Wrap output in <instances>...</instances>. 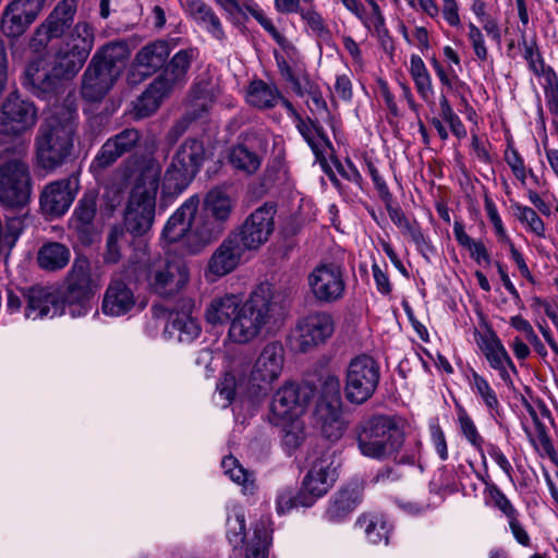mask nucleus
Returning a JSON list of instances; mask_svg holds the SVG:
<instances>
[{
  "label": "nucleus",
  "instance_id": "f257e3e1",
  "mask_svg": "<svg viewBox=\"0 0 558 558\" xmlns=\"http://www.w3.org/2000/svg\"><path fill=\"white\" fill-rule=\"evenodd\" d=\"M308 459L311 469L304 476L301 488L286 487L279 492L276 502L278 513L283 514L298 507H311L333 486L339 466L336 451L317 445Z\"/></svg>",
  "mask_w": 558,
  "mask_h": 558
},
{
  "label": "nucleus",
  "instance_id": "f03ea898",
  "mask_svg": "<svg viewBox=\"0 0 558 558\" xmlns=\"http://www.w3.org/2000/svg\"><path fill=\"white\" fill-rule=\"evenodd\" d=\"M76 132L75 111L61 109L39 128L36 137L37 163L46 171H54L72 157Z\"/></svg>",
  "mask_w": 558,
  "mask_h": 558
},
{
  "label": "nucleus",
  "instance_id": "7ed1b4c3",
  "mask_svg": "<svg viewBox=\"0 0 558 558\" xmlns=\"http://www.w3.org/2000/svg\"><path fill=\"white\" fill-rule=\"evenodd\" d=\"M130 57L125 41H111L93 56L83 77L81 95L89 102H99L113 87Z\"/></svg>",
  "mask_w": 558,
  "mask_h": 558
},
{
  "label": "nucleus",
  "instance_id": "20e7f679",
  "mask_svg": "<svg viewBox=\"0 0 558 558\" xmlns=\"http://www.w3.org/2000/svg\"><path fill=\"white\" fill-rule=\"evenodd\" d=\"M360 452L367 458L383 461L395 458L404 444V433L396 418L386 414L362 417L353 428Z\"/></svg>",
  "mask_w": 558,
  "mask_h": 558
},
{
  "label": "nucleus",
  "instance_id": "39448f33",
  "mask_svg": "<svg viewBox=\"0 0 558 558\" xmlns=\"http://www.w3.org/2000/svg\"><path fill=\"white\" fill-rule=\"evenodd\" d=\"M140 270L136 281H145L153 294L170 300L180 294L190 281L187 263L178 256H147L146 262L135 263Z\"/></svg>",
  "mask_w": 558,
  "mask_h": 558
},
{
  "label": "nucleus",
  "instance_id": "423d86ee",
  "mask_svg": "<svg viewBox=\"0 0 558 558\" xmlns=\"http://www.w3.org/2000/svg\"><path fill=\"white\" fill-rule=\"evenodd\" d=\"M23 145H10L0 151V204L23 208L32 195V177L24 160Z\"/></svg>",
  "mask_w": 558,
  "mask_h": 558
},
{
  "label": "nucleus",
  "instance_id": "0eeeda50",
  "mask_svg": "<svg viewBox=\"0 0 558 558\" xmlns=\"http://www.w3.org/2000/svg\"><path fill=\"white\" fill-rule=\"evenodd\" d=\"M99 289V283L93 277L89 259L77 255L64 280L61 294L63 311L72 317L86 315L90 310V301Z\"/></svg>",
  "mask_w": 558,
  "mask_h": 558
},
{
  "label": "nucleus",
  "instance_id": "6e6552de",
  "mask_svg": "<svg viewBox=\"0 0 558 558\" xmlns=\"http://www.w3.org/2000/svg\"><path fill=\"white\" fill-rule=\"evenodd\" d=\"M205 160L204 143L196 138H186L165 172L162 193L170 196L181 194L197 175Z\"/></svg>",
  "mask_w": 558,
  "mask_h": 558
},
{
  "label": "nucleus",
  "instance_id": "1a4fd4ad",
  "mask_svg": "<svg viewBox=\"0 0 558 558\" xmlns=\"http://www.w3.org/2000/svg\"><path fill=\"white\" fill-rule=\"evenodd\" d=\"M265 289L255 288L250 298L240 304L238 314L233 317L229 328V337L233 342L247 343L252 341L270 323L272 315Z\"/></svg>",
  "mask_w": 558,
  "mask_h": 558
},
{
  "label": "nucleus",
  "instance_id": "9d476101",
  "mask_svg": "<svg viewBox=\"0 0 558 558\" xmlns=\"http://www.w3.org/2000/svg\"><path fill=\"white\" fill-rule=\"evenodd\" d=\"M38 121V108L33 100L13 90L0 105V147L31 131Z\"/></svg>",
  "mask_w": 558,
  "mask_h": 558
},
{
  "label": "nucleus",
  "instance_id": "9b49d317",
  "mask_svg": "<svg viewBox=\"0 0 558 558\" xmlns=\"http://www.w3.org/2000/svg\"><path fill=\"white\" fill-rule=\"evenodd\" d=\"M94 46V33L86 22L77 23L54 56L52 69L64 81L77 75Z\"/></svg>",
  "mask_w": 558,
  "mask_h": 558
},
{
  "label": "nucleus",
  "instance_id": "f8f14e48",
  "mask_svg": "<svg viewBox=\"0 0 558 558\" xmlns=\"http://www.w3.org/2000/svg\"><path fill=\"white\" fill-rule=\"evenodd\" d=\"M234 202L221 187L211 189L204 198L203 213L195 222V231L203 242L217 239L227 228Z\"/></svg>",
  "mask_w": 558,
  "mask_h": 558
},
{
  "label": "nucleus",
  "instance_id": "ddd939ff",
  "mask_svg": "<svg viewBox=\"0 0 558 558\" xmlns=\"http://www.w3.org/2000/svg\"><path fill=\"white\" fill-rule=\"evenodd\" d=\"M379 378V365L372 356L362 354L352 359L345 375V399L353 404H363L375 393Z\"/></svg>",
  "mask_w": 558,
  "mask_h": 558
},
{
  "label": "nucleus",
  "instance_id": "4468645a",
  "mask_svg": "<svg viewBox=\"0 0 558 558\" xmlns=\"http://www.w3.org/2000/svg\"><path fill=\"white\" fill-rule=\"evenodd\" d=\"M75 0L59 1L48 16L35 28L29 49L35 53H44L49 44L72 32L76 13Z\"/></svg>",
  "mask_w": 558,
  "mask_h": 558
},
{
  "label": "nucleus",
  "instance_id": "2eb2a0df",
  "mask_svg": "<svg viewBox=\"0 0 558 558\" xmlns=\"http://www.w3.org/2000/svg\"><path fill=\"white\" fill-rule=\"evenodd\" d=\"M283 361L284 349L280 342H269L264 347L247 378L248 398L258 399L267 393L271 383L281 374Z\"/></svg>",
  "mask_w": 558,
  "mask_h": 558
},
{
  "label": "nucleus",
  "instance_id": "dca6fc26",
  "mask_svg": "<svg viewBox=\"0 0 558 558\" xmlns=\"http://www.w3.org/2000/svg\"><path fill=\"white\" fill-rule=\"evenodd\" d=\"M316 387L310 383H289L283 385L272 397L270 403V422L279 425L301 415L314 398Z\"/></svg>",
  "mask_w": 558,
  "mask_h": 558
},
{
  "label": "nucleus",
  "instance_id": "f3484780",
  "mask_svg": "<svg viewBox=\"0 0 558 558\" xmlns=\"http://www.w3.org/2000/svg\"><path fill=\"white\" fill-rule=\"evenodd\" d=\"M335 331V320L327 312H314L296 320L291 331L293 349L306 353L324 344Z\"/></svg>",
  "mask_w": 558,
  "mask_h": 558
},
{
  "label": "nucleus",
  "instance_id": "a211bd4d",
  "mask_svg": "<svg viewBox=\"0 0 558 558\" xmlns=\"http://www.w3.org/2000/svg\"><path fill=\"white\" fill-rule=\"evenodd\" d=\"M276 213V204L267 202L256 208L240 227L230 233L236 235L235 239L246 251L258 250L269 240L275 230Z\"/></svg>",
  "mask_w": 558,
  "mask_h": 558
},
{
  "label": "nucleus",
  "instance_id": "6ab92c4d",
  "mask_svg": "<svg viewBox=\"0 0 558 558\" xmlns=\"http://www.w3.org/2000/svg\"><path fill=\"white\" fill-rule=\"evenodd\" d=\"M307 284L319 304H331L341 300L345 290L342 268L335 263L316 266L307 276Z\"/></svg>",
  "mask_w": 558,
  "mask_h": 558
},
{
  "label": "nucleus",
  "instance_id": "aec40b11",
  "mask_svg": "<svg viewBox=\"0 0 558 558\" xmlns=\"http://www.w3.org/2000/svg\"><path fill=\"white\" fill-rule=\"evenodd\" d=\"M80 189L78 172L49 182L39 196L41 211L50 217L63 216L73 204Z\"/></svg>",
  "mask_w": 558,
  "mask_h": 558
},
{
  "label": "nucleus",
  "instance_id": "412c9836",
  "mask_svg": "<svg viewBox=\"0 0 558 558\" xmlns=\"http://www.w3.org/2000/svg\"><path fill=\"white\" fill-rule=\"evenodd\" d=\"M64 80L54 70L41 69L38 63L26 66L22 77V86L38 99L57 102L64 93Z\"/></svg>",
  "mask_w": 558,
  "mask_h": 558
},
{
  "label": "nucleus",
  "instance_id": "4be33fe9",
  "mask_svg": "<svg viewBox=\"0 0 558 558\" xmlns=\"http://www.w3.org/2000/svg\"><path fill=\"white\" fill-rule=\"evenodd\" d=\"M267 148L268 142L264 136L250 133L231 147L228 159L234 169L252 175L260 168Z\"/></svg>",
  "mask_w": 558,
  "mask_h": 558
},
{
  "label": "nucleus",
  "instance_id": "5701e85b",
  "mask_svg": "<svg viewBox=\"0 0 558 558\" xmlns=\"http://www.w3.org/2000/svg\"><path fill=\"white\" fill-rule=\"evenodd\" d=\"M141 138L142 133L135 128H125L110 136L96 154L90 169L102 171L113 166L120 158L133 153L138 147Z\"/></svg>",
  "mask_w": 558,
  "mask_h": 558
},
{
  "label": "nucleus",
  "instance_id": "b1692460",
  "mask_svg": "<svg viewBox=\"0 0 558 558\" xmlns=\"http://www.w3.org/2000/svg\"><path fill=\"white\" fill-rule=\"evenodd\" d=\"M198 57L197 48H185L175 52L163 65L161 73L153 81V88L161 94H170L183 87L189 81V71Z\"/></svg>",
  "mask_w": 558,
  "mask_h": 558
},
{
  "label": "nucleus",
  "instance_id": "393cba45",
  "mask_svg": "<svg viewBox=\"0 0 558 558\" xmlns=\"http://www.w3.org/2000/svg\"><path fill=\"white\" fill-rule=\"evenodd\" d=\"M99 190L86 189L73 210L71 226L77 240L84 246H89L98 236L95 219L98 213Z\"/></svg>",
  "mask_w": 558,
  "mask_h": 558
},
{
  "label": "nucleus",
  "instance_id": "a878e982",
  "mask_svg": "<svg viewBox=\"0 0 558 558\" xmlns=\"http://www.w3.org/2000/svg\"><path fill=\"white\" fill-rule=\"evenodd\" d=\"M44 7V0H13L2 12L1 32L9 38L21 37L35 22Z\"/></svg>",
  "mask_w": 558,
  "mask_h": 558
},
{
  "label": "nucleus",
  "instance_id": "bb28decb",
  "mask_svg": "<svg viewBox=\"0 0 558 558\" xmlns=\"http://www.w3.org/2000/svg\"><path fill=\"white\" fill-rule=\"evenodd\" d=\"M25 306L24 316L27 319H43L61 314L63 305L52 287L44 284L26 286L23 290Z\"/></svg>",
  "mask_w": 558,
  "mask_h": 558
},
{
  "label": "nucleus",
  "instance_id": "cd10ccee",
  "mask_svg": "<svg viewBox=\"0 0 558 558\" xmlns=\"http://www.w3.org/2000/svg\"><path fill=\"white\" fill-rule=\"evenodd\" d=\"M231 233L220 243L210 256L207 271L215 277H223L233 271L242 260L245 247Z\"/></svg>",
  "mask_w": 558,
  "mask_h": 558
},
{
  "label": "nucleus",
  "instance_id": "c85d7f7f",
  "mask_svg": "<svg viewBox=\"0 0 558 558\" xmlns=\"http://www.w3.org/2000/svg\"><path fill=\"white\" fill-rule=\"evenodd\" d=\"M156 213V201L129 197L124 210V227L133 236H143L153 227Z\"/></svg>",
  "mask_w": 558,
  "mask_h": 558
},
{
  "label": "nucleus",
  "instance_id": "c756f323",
  "mask_svg": "<svg viewBox=\"0 0 558 558\" xmlns=\"http://www.w3.org/2000/svg\"><path fill=\"white\" fill-rule=\"evenodd\" d=\"M136 177L130 196L156 201L161 167L155 158L136 160Z\"/></svg>",
  "mask_w": 558,
  "mask_h": 558
},
{
  "label": "nucleus",
  "instance_id": "7c9ffc66",
  "mask_svg": "<svg viewBox=\"0 0 558 558\" xmlns=\"http://www.w3.org/2000/svg\"><path fill=\"white\" fill-rule=\"evenodd\" d=\"M135 306L133 290L120 278L112 279L104 294L101 310L108 316H122Z\"/></svg>",
  "mask_w": 558,
  "mask_h": 558
},
{
  "label": "nucleus",
  "instance_id": "2f4dec72",
  "mask_svg": "<svg viewBox=\"0 0 558 558\" xmlns=\"http://www.w3.org/2000/svg\"><path fill=\"white\" fill-rule=\"evenodd\" d=\"M364 486L360 482H352L339 489L326 509L325 517L331 522L344 520L362 501Z\"/></svg>",
  "mask_w": 558,
  "mask_h": 558
},
{
  "label": "nucleus",
  "instance_id": "473e14b6",
  "mask_svg": "<svg viewBox=\"0 0 558 558\" xmlns=\"http://www.w3.org/2000/svg\"><path fill=\"white\" fill-rule=\"evenodd\" d=\"M199 198L197 195L186 199L175 213L168 219L162 236L170 243L180 241L191 230L197 209Z\"/></svg>",
  "mask_w": 558,
  "mask_h": 558
},
{
  "label": "nucleus",
  "instance_id": "72a5a7b5",
  "mask_svg": "<svg viewBox=\"0 0 558 558\" xmlns=\"http://www.w3.org/2000/svg\"><path fill=\"white\" fill-rule=\"evenodd\" d=\"M170 56L167 40H155L142 47L134 59V66L143 76H149L161 70Z\"/></svg>",
  "mask_w": 558,
  "mask_h": 558
},
{
  "label": "nucleus",
  "instance_id": "f704fd0d",
  "mask_svg": "<svg viewBox=\"0 0 558 558\" xmlns=\"http://www.w3.org/2000/svg\"><path fill=\"white\" fill-rule=\"evenodd\" d=\"M241 299L235 294H225L211 300L206 308L205 317L213 326L230 324L238 314Z\"/></svg>",
  "mask_w": 558,
  "mask_h": 558
},
{
  "label": "nucleus",
  "instance_id": "c9c22d12",
  "mask_svg": "<svg viewBox=\"0 0 558 558\" xmlns=\"http://www.w3.org/2000/svg\"><path fill=\"white\" fill-rule=\"evenodd\" d=\"M189 14L198 23L206 27L216 39L226 38L220 19L215 11L203 0H185Z\"/></svg>",
  "mask_w": 558,
  "mask_h": 558
},
{
  "label": "nucleus",
  "instance_id": "e433bc0d",
  "mask_svg": "<svg viewBox=\"0 0 558 558\" xmlns=\"http://www.w3.org/2000/svg\"><path fill=\"white\" fill-rule=\"evenodd\" d=\"M70 259V248L60 242L43 244L37 254L38 266L46 271H59L69 264Z\"/></svg>",
  "mask_w": 558,
  "mask_h": 558
},
{
  "label": "nucleus",
  "instance_id": "4c0bfd02",
  "mask_svg": "<svg viewBox=\"0 0 558 558\" xmlns=\"http://www.w3.org/2000/svg\"><path fill=\"white\" fill-rule=\"evenodd\" d=\"M271 521L268 518H262L254 526V535L246 546L245 556L242 557L241 553H239L240 557L234 558H267L271 544Z\"/></svg>",
  "mask_w": 558,
  "mask_h": 558
},
{
  "label": "nucleus",
  "instance_id": "58836bf2",
  "mask_svg": "<svg viewBox=\"0 0 558 558\" xmlns=\"http://www.w3.org/2000/svg\"><path fill=\"white\" fill-rule=\"evenodd\" d=\"M256 288H266L265 292L266 299L268 300V305L270 310V314L274 316L279 310H286L290 307L292 301L298 292V286L294 282L288 281L284 283H280L277 287H274L270 283L264 282L258 284Z\"/></svg>",
  "mask_w": 558,
  "mask_h": 558
},
{
  "label": "nucleus",
  "instance_id": "ea45409f",
  "mask_svg": "<svg viewBox=\"0 0 558 558\" xmlns=\"http://www.w3.org/2000/svg\"><path fill=\"white\" fill-rule=\"evenodd\" d=\"M279 98V90L276 86H270L262 80H255L250 84L247 100L259 109L274 108Z\"/></svg>",
  "mask_w": 558,
  "mask_h": 558
},
{
  "label": "nucleus",
  "instance_id": "a19ab883",
  "mask_svg": "<svg viewBox=\"0 0 558 558\" xmlns=\"http://www.w3.org/2000/svg\"><path fill=\"white\" fill-rule=\"evenodd\" d=\"M356 525L363 529L371 543L378 544L384 541L386 545L388 544L390 526L383 517L362 514L357 518Z\"/></svg>",
  "mask_w": 558,
  "mask_h": 558
},
{
  "label": "nucleus",
  "instance_id": "79ce46f5",
  "mask_svg": "<svg viewBox=\"0 0 558 558\" xmlns=\"http://www.w3.org/2000/svg\"><path fill=\"white\" fill-rule=\"evenodd\" d=\"M191 102L183 114V118L190 123L205 117L211 106V98L206 86L194 84L191 88Z\"/></svg>",
  "mask_w": 558,
  "mask_h": 558
},
{
  "label": "nucleus",
  "instance_id": "37998d69",
  "mask_svg": "<svg viewBox=\"0 0 558 558\" xmlns=\"http://www.w3.org/2000/svg\"><path fill=\"white\" fill-rule=\"evenodd\" d=\"M166 330L177 333L180 342H191L201 332L197 320L192 316H168Z\"/></svg>",
  "mask_w": 558,
  "mask_h": 558
},
{
  "label": "nucleus",
  "instance_id": "c03bdc74",
  "mask_svg": "<svg viewBox=\"0 0 558 558\" xmlns=\"http://www.w3.org/2000/svg\"><path fill=\"white\" fill-rule=\"evenodd\" d=\"M481 350L483 351L492 368H500L502 364H507L514 373L517 372V368L507 350L505 349L499 338H497L495 335L483 340Z\"/></svg>",
  "mask_w": 558,
  "mask_h": 558
},
{
  "label": "nucleus",
  "instance_id": "a18cd8bd",
  "mask_svg": "<svg viewBox=\"0 0 558 558\" xmlns=\"http://www.w3.org/2000/svg\"><path fill=\"white\" fill-rule=\"evenodd\" d=\"M511 208L513 209V215L517 217V219L522 225H525L531 232H533L538 238H545V223L533 208L523 206L519 203H513Z\"/></svg>",
  "mask_w": 558,
  "mask_h": 558
},
{
  "label": "nucleus",
  "instance_id": "49530a36",
  "mask_svg": "<svg viewBox=\"0 0 558 558\" xmlns=\"http://www.w3.org/2000/svg\"><path fill=\"white\" fill-rule=\"evenodd\" d=\"M243 11L248 12L263 28L272 37V39L283 49L290 46L288 39L275 27L272 22L267 19L264 13L258 9L256 3L251 0H242Z\"/></svg>",
  "mask_w": 558,
  "mask_h": 558
},
{
  "label": "nucleus",
  "instance_id": "de8ad7c7",
  "mask_svg": "<svg viewBox=\"0 0 558 558\" xmlns=\"http://www.w3.org/2000/svg\"><path fill=\"white\" fill-rule=\"evenodd\" d=\"M169 94H161L153 88V82L147 89L137 99L135 105V116L140 119L151 116L160 106L161 100Z\"/></svg>",
  "mask_w": 558,
  "mask_h": 558
},
{
  "label": "nucleus",
  "instance_id": "09e8293b",
  "mask_svg": "<svg viewBox=\"0 0 558 558\" xmlns=\"http://www.w3.org/2000/svg\"><path fill=\"white\" fill-rule=\"evenodd\" d=\"M247 388V379L236 380L235 376L231 373H226L220 381L217 384V391L220 397H222L227 404H230L235 395H245L248 397Z\"/></svg>",
  "mask_w": 558,
  "mask_h": 558
},
{
  "label": "nucleus",
  "instance_id": "8fccbe9b",
  "mask_svg": "<svg viewBox=\"0 0 558 558\" xmlns=\"http://www.w3.org/2000/svg\"><path fill=\"white\" fill-rule=\"evenodd\" d=\"M471 376L472 387L476 391V393L482 398L485 405L489 410L498 412L499 401L496 392L493 390L488 381L474 369L471 371Z\"/></svg>",
  "mask_w": 558,
  "mask_h": 558
},
{
  "label": "nucleus",
  "instance_id": "3c124183",
  "mask_svg": "<svg viewBox=\"0 0 558 558\" xmlns=\"http://www.w3.org/2000/svg\"><path fill=\"white\" fill-rule=\"evenodd\" d=\"M227 536L234 550L241 548L246 537L245 518L243 513L229 515L227 519Z\"/></svg>",
  "mask_w": 558,
  "mask_h": 558
},
{
  "label": "nucleus",
  "instance_id": "603ef678",
  "mask_svg": "<svg viewBox=\"0 0 558 558\" xmlns=\"http://www.w3.org/2000/svg\"><path fill=\"white\" fill-rule=\"evenodd\" d=\"M401 233L408 236L415 245L417 251L425 259H429L428 253L434 252L430 242L423 234L421 227L416 220L410 221L402 230Z\"/></svg>",
  "mask_w": 558,
  "mask_h": 558
},
{
  "label": "nucleus",
  "instance_id": "864d4df0",
  "mask_svg": "<svg viewBox=\"0 0 558 558\" xmlns=\"http://www.w3.org/2000/svg\"><path fill=\"white\" fill-rule=\"evenodd\" d=\"M124 238L123 230L120 228H112L107 235L106 251L104 253V262L106 264H117L120 262L122 254L120 248V241Z\"/></svg>",
  "mask_w": 558,
  "mask_h": 558
},
{
  "label": "nucleus",
  "instance_id": "5fc2aeb1",
  "mask_svg": "<svg viewBox=\"0 0 558 558\" xmlns=\"http://www.w3.org/2000/svg\"><path fill=\"white\" fill-rule=\"evenodd\" d=\"M345 429L347 424L338 414L324 418L322 423V436L330 442L338 441Z\"/></svg>",
  "mask_w": 558,
  "mask_h": 558
},
{
  "label": "nucleus",
  "instance_id": "6e6d98bb",
  "mask_svg": "<svg viewBox=\"0 0 558 558\" xmlns=\"http://www.w3.org/2000/svg\"><path fill=\"white\" fill-rule=\"evenodd\" d=\"M301 17L306 22L310 28L323 40H328L331 37L329 28L325 25L322 15L314 9L304 10L301 12Z\"/></svg>",
  "mask_w": 558,
  "mask_h": 558
},
{
  "label": "nucleus",
  "instance_id": "4d7b16f0",
  "mask_svg": "<svg viewBox=\"0 0 558 558\" xmlns=\"http://www.w3.org/2000/svg\"><path fill=\"white\" fill-rule=\"evenodd\" d=\"M459 423L462 434L465 438L480 451L483 452L484 439L478 434L477 428L471 417L465 411H461L459 414Z\"/></svg>",
  "mask_w": 558,
  "mask_h": 558
},
{
  "label": "nucleus",
  "instance_id": "13d9d810",
  "mask_svg": "<svg viewBox=\"0 0 558 558\" xmlns=\"http://www.w3.org/2000/svg\"><path fill=\"white\" fill-rule=\"evenodd\" d=\"M283 430L282 445L286 451L292 454L303 444L305 439L304 432L302 427L295 424L290 425L289 428H284Z\"/></svg>",
  "mask_w": 558,
  "mask_h": 558
},
{
  "label": "nucleus",
  "instance_id": "bf43d9fd",
  "mask_svg": "<svg viewBox=\"0 0 558 558\" xmlns=\"http://www.w3.org/2000/svg\"><path fill=\"white\" fill-rule=\"evenodd\" d=\"M484 206H485L487 216H488L492 225L494 226L495 232L499 236V240L504 243H510L511 240L508 236V234L506 233V230L502 225V220L497 211L496 205L493 202V199L489 198L488 196H485Z\"/></svg>",
  "mask_w": 558,
  "mask_h": 558
},
{
  "label": "nucleus",
  "instance_id": "052dcab7",
  "mask_svg": "<svg viewBox=\"0 0 558 558\" xmlns=\"http://www.w3.org/2000/svg\"><path fill=\"white\" fill-rule=\"evenodd\" d=\"M505 160L511 168L514 177L524 183L526 179V170L524 167L523 158L520 156L519 151L515 148L509 146L505 151Z\"/></svg>",
  "mask_w": 558,
  "mask_h": 558
},
{
  "label": "nucleus",
  "instance_id": "680f3d73",
  "mask_svg": "<svg viewBox=\"0 0 558 558\" xmlns=\"http://www.w3.org/2000/svg\"><path fill=\"white\" fill-rule=\"evenodd\" d=\"M489 496L495 505L508 519H513L517 515V510L511 505L506 495L495 485L488 486Z\"/></svg>",
  "mask_w": 558,
  "mask_h": 558
},
{
  "label": "nucleus",
  "instance_id": "e2e57ef3",
  "mask_svg": "<svg viewBox=\"0 0 558 558\" xmlns=\"http://www.w3.org/2000/svg\"><path fill=\"white\" fill-rule=\"evenodd\" d=\"M366 166L381 201H392V194L375 165L371 160H366Z\"/></svg>",
  "mask_w": 558,
  "mask_h": 558
},
{
  "label": "nucleus",
  "instance_id": "0e129e2a",
  "mask_svg": "<svg viewBox=\"0 0 558 558\" xmlns=\"http://www.w3.org/2000/svg\"><path fill=\"white\" fill-rule=\"evenodd\" d=\"M191 123L185 120L183 117L177 120L173 125L168 130L165 142L169 147H172L177 144L180 137L187 131Z\"/></svg>",
  "mask_w": 558,
  "mask_h": 558
},
{
  "label": "nucleus",
  "instance_id": "69168bd1",
  "mask_svg": "<svg viewBox=\"0 0 558 558\" xmlns=\"http://www.w3.org/2000/svg\"><path fill=\"white\" fill-rule=\"evenodd\" d=\"M432 439L435 445L436 451L442 461L448 459L447 442L445 434L438 424L430 426Z\"/></svg>",
  "mask_w": 558,
  "mask_h": 558
},
{
  "label": "nucleus",
  "instance_id": "338daca9",
  "mask_svg": "<svg viewBox=\"0 0 558 558\" xmlns=\"http://www.w3.org/2000/svg\"><path fill=\"white\" fill-rule=\"evenodd\" d=\"M194 300L190 296L179 298L172 307L167 308L168 316H192Z\"/></svg>",
  "mask_w": 558,
  "mask_h": 558
},
{
  "label": "nucleus",
  "instance_id": "774afa93",
  "mask_svg": "<svg viewBox=\"0 0 558 558\" xmlns=\"http://www.w3.org/2000/svg\"><path fill=\"white\" fill-rule=\"evenodd\" d=\"M324 398L329 402H338L340 400V381L336 376H328L322 388Z\"/></svg>",
  "mask_w": 558,
  "mask_h": 558
}]
</instances>
